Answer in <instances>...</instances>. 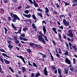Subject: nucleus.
<instances>
[{"mask_svg":"<svg viewBox=\"0 0 77 77\" xmlns=\"http://www.w3.org/2000/svg\"><path fill=\"white\" fill-rule=\"evenodd\" d=\"M10 15H11V17L13 18H14L13 19V20H12L13 22H14V23H15L16 21H17V19L18 21H20V19L18 16L16 14H14L13 13H11V14Z\"/></svg>","mask_w":77,"mask_h":77,"instance_id":"1","label":"nucleus"},{"mask_svg":"<svg viewBox=\"0 0 77 77\" xmlns=\"http://www.w3.org/2000/svg\"><path fill=\"white\" fill-rule=\"evenodd\" d=\"M38 41H40L41 42H42L43 43H44V44H46V42H45L44 41V40L42 38V36L41 35H38Z\"/></svg>","mask_w":77,"mask_h":77,"instance_id":"2","label":"nucleus"},{"mask_svg":"<svg viewBox=\"0 0 77 77\" xmlns=\"http://www.w3.org/2000/svg\"><path fill=\"white\" fill-rule=\"evenodd\" d=\"M67 33V36L71 38H73V34H72V32L71 30H69Z\"/></svg>","mask_w":77,"mask_h":77,"instance_id":"3","label":"nucleus"},{"mask_svg":"<svg viewBox=\"0 0 77 77\" xmlns=\"http://www.w3.org/2000/svg\"><path fill=\"white\" fill-rule=\"evenodd\" d=\"M16 57H18V58H20V59H22L23 62H24V64H26V61H25V60H24V58L23 56H21L16 55Z\"/></svg>","mask_w":77,"mask_h":77,"instance_id":"4","label":"nucleus"},{"mask_svg":"<svg viewBox=\"0 0 77 77\" xmlns=\"http://www.w3.org/2000/svg\"><path fill=\"white\" fill-rule=\"evenodd\" d=\"M45 9H46V11H45V14L48 17L50 16V15H48V12H49V9H48V8L47 7H46Z\"/></svg>","mask_w":77,"mask_h":77,"instance_id":"5","label":"nucleus"},{"mask_svg":"<svg viewBox=\"0 0 77 77\" xmlns=\"http://www.w3.org/2000/svg\"><path fill=\"white\" fill-rule=\"evenodd\" d=\"M23 15L25 17H26V18H31V14H23Z\"/></svg>","mask_w":77,"mask_h":77,"instance_id":"6","label":"nucleus"},{"mask_svg":"<svg viewBox=\"0 0 77 77\" xmlns=\"http://www.w3.org/2000/svg\"><path fill=\"white\" fill-rule=\"evenodd\" d=\"M65 61L66 63H68V64H69V65H70L71 61L70 60H69V59H68V58L66 57V58Z\"/></svg>","mask_w":77,"mask_h":77,"instance_id":"7","label":"nucleus"},{"mask_svg":"<svg viewBox=\"0 0 77 77\" xmlns=\"http://www.w3.org/2000/svg\"><path fill=\"white\" fill-rule=\"evenodd\" d=\"M44 71L45 75H48V72L47 71V67H45V68L44 70Z\"/></svg>","mask_w":77,"mask_h":77,"instance_id":"8","label":"nucleus"},{"mask_svg":"<svg viewBox=\"0 0 77 77\" xmlns=\"http://www.w3.org/2000/svg\"><path fill=\"white\" fill-rule=\"evenodd\" d=\"M45 27H46V26H44L43 27V30L44 32V35H45L46 33V32L47 31H46V29H45Z\"/></svg>","mask_w":77,"mask_h":77,"instance_id":"9","label":"nucleus"},{"mask_svg":"<svg viewBox=\"0 0 77 77\" xmlns=\"http://www.w3.org/2000/svg\"><path fill=\"white\" fill-rule=\"evenodd\" d=\"M22 29V27L20 26V29L19 30V31L17 32H15L16 34H18L19 33H21V29Z\"/></svg>","mask_w":77,"mask_h":77,"instance_id":"10","label":"nucleus"},{"mask_svg":"<svg viewBox=\"0 0 77 77\" xmlns=\"http://www.w3.org/2000/svg\"><path fill=\"white\" fill-rule=\"evenodd\" d=\"M20 40H23V41H27V40H28V39L24 38L23 37L20 38Z\"/></svg>","mask_w":77,"mask_h":77,"instance_id":"11","label":"nucleus"},{"mask_svg":"<svg viewBox=\"0 0 77 77\" xmlns=\"http://www.w3.org/2000/svg\"><path fill=\"white\" fill-rule=\"evenodd\" d=\"M26 71V68L25 67H22V72H23V73H24V72Z\"/></svg>","mask_w":77,"mask_h":77,"instance_id":"12","label":"nucleus"},{"mask_svg":"<svg viewBox=\"0 0 77 77\" xmlns=\"http://www.w3.org/2000/svg\"><path fill=\"white\" fill-rule=\"evenodd\" d=\"M52 29L53 30V31H54V32L56 34L57 33V31H56V30H56V28H52Z\"/></svg>","mask_w":77,"mask_h":77,"instance_id":"13","label":"nucleus"},{"mask_svg":"<svg viewBox=\"0 0 77 77\" xmlns=\"http://www.w3.org/2000/svg\"><path fill=\"white\" fill-rule=\"evenodd\" d=\"M72 47L73 48H74L75 50V51H76L77 50V47L76 46V45H74L73 46V45H72Z\"/></svg>","mask_w":77,"mask_h":77,"instance_id":"14","label":"nucleus"},{"mask_svg":"<svg viewBox=\"0 0 77 77\" xmlns=\"http://www.w3.org/2000/svg\"><path fill=\"white\" fill-rule=\"evenodd\" d=\"M32 26L33 27V28L35 30H36L37 28L35 26V23H33L32 25Z\"/></svg>","mask_w":77,"mask_h":77,"instance_id":"15","label":"nucleus"},{"mask_svg":"<svg viewBox=\"0 0 77 77\" xmlns=\"http://www.w3.org/2000/svg\"><path fill=\"white\" fill-rule=\"evenodd\" d=\"M11 26L12 27H13V28L15 30H17V27H15L14 25V24L13 23H11Z\"/></svg>","mask_w":77,"mask_h":77,"instance_id":"16","label":"nucleus"},{"mask_svg":"<svg viewBox=\"0 0 77 77\" xmlns=\"http://www.w3.org/2000/svg\"><path fill=\"white\" fill-rule=\"evenodd\" d=\"M4 60L6 64H9L10 62L6 60V59H4Z\"/></svg>","mask_w":77,"mask_h":77,"instance_id":"17","label":"nucleus"},{"mask_svg":"<svg viewBox=\"0 0 77 77\" xmlns=\"http://www.w3.org/2000/svg\"><path fill=\"white\" fill-rule=\"evenodd\" d=\"M65 44H66V47L67 50H69V45L67 43H66V42H65Z\"/></svg>","mask_w":77,"mask_h":77,"instance_id":"18","label":"nucleus"},{"mask_svg":"<svg viewBox=\"0 0 77 77\" xmlns=\"http://www.w3.org/2000/svg\"><path fill=\"white\" fill-rule=\"evenodd\" d=\"M64 25L66 27H67L68 26H69V22L67 21V22L65 23Z\"/></svg>","mask_w":77,"mask_h":77,"instance_id":"19","label":"nucleus"},{"mask_svg":"<svg viewBox=\"0 0 77 77\" xmlns=\"http://www.w3.org/2000/svg\"><path fill=\"white\" fill-rule=\"evenodd\" d=\"M8 48H9L10 49H11L12 48H13V46L9 44V45L8 46Z\"/></svg>","mask_w":77,"mask_h":77,"instance_id":"20","label":"nucleus"},{"mask_svg":"<svg viewBox=\"0 0 77 77\" xmlns=\"http://www.w3.org/2000/svg\"><path fill=\"white\" fill-rule=\"evenodd\" d=\"M50 55L51 56V59L53 61H54V57L52 55V54H51V53H50Z\"/></svg>","mask_w":77,"mask_h":77,"instance_id":"21","label":"nucleus"},{"mask_svg":"<svg viewBox=\"0 0 77 77\" xmlns=\"http://www.w3.org/2000/svg\"><path fill=\"white\" fill-rule=\"evenodd\" d=\"M58 71L59 74H61V72H62V70H61V69H58Z\"/></svg>","mask_w":77,"mask_h":77,"instance_id":"22","label":"nucleus"},{"mask_svg":"<svg viewBox=\"0 0 77 77\" xmlns=\"http://www.w3.org/2000/svg\"><path fill=\"white\" fill-rule=\"evenodd\" d=\"M35 45V43H29V45L31 47H33V45Z\"/></svg>","mask_w":77,"mask_h":77,"instance_id":"23","label":"nucleus"},{"mask_svg":"<svg viewBox=\"0 0 77 77\" xmlns=\"http://www.w3.org/2000/svg\"><path fill=\"white\" fill-rule=\"evenodd\" d=\"M43 37L45 39V40L47 41H48V40L47 38V36H45V35H43Z\"/></svg>","mask_w":77,"mask_h":77,"instance_id":"24","label":"nucleus"},{"mask_svg":"<svg viewBox=\"0 0 77 77\" xmlns=\"http://www.w3.org/2000/svg\"><path fill=\"white\" fill-rule=\"evenodd\" d=\"M38 15L40 17H42V15L39 13H38Z\"/></svg>","mask_w":77,"mask_h":77,"instance_id":"25","label":"nucleus"},{"mask_svg":"<svg viewBox=\"0 0 77 77\" xmlns=\"http://www.w3.org/2000/svg\"><path fill=\"white\" fill-rule=\"evenodd\" d=\"M58 51L59 54H60L61 53L62 54V51H61V49H60V48H59Z\"/></svg>","mask_w":77,"mask_h":77,"instance_id":"26","label":"nucleus"},{"mask_svg":"<svg viewBox=\"0 0 77 77\" xmlns=\"http://www.w3.org/2000/svg\"><path fill=\"white\" fill-rule=\"evenodd\" d=\"M32 17H33V18H34V20H37L36 17L35 15H32Z\"/></svg>","mask_w":77,"mask_h":77,"instance_id":"27","label":"nucleus"},{"mask_svg":"<svg viewBox=\"0 0 77 77\" xmlns=\"http://www.w3.org/2000/svg\"><path fill=\"white\" fill-rule=\"evenodd\" d=\"M0 51L4 52V53H6V52L5 51H4L3 49H0Z\"/></svg>","mask_w":77,"mask_h":77,"instance_id":"28","label":"nucleus"},{"mask_svg":"<svg viewBox=\"0 0 77 77\" xmlns=\"http://www.w3.org/2000/svg\"><path fill=\"white\" fill-rule=\"evenodd\" d=\"M32 65L34 67H37V65H36V64L35 63H32Z\"/></svg>","mask_w":77,"mask_h":77,"instance_id":"29","label":"nucleus"},{"mask_svg":"<svg viewBox=\"0 0 77 77\" xmlns=\"http://www.w3.org/2000/svg\"><path fill=\"white\" fill-rule=\"evenodd\" d=\"M9 69H10V70H11L12 72H14V70H13V69L11 68V67H10L9 68Z\"/></svg>","mask_w":77,"mask_h":77,"instance_id":"30","label":"nucleus"},{"mask_svg":"<svg viewBox=\"0 0 77 77\" xmlns=\"http://www.w3.org/2000/svg\"><path fill=\"white\" fill-rule=\"evenodd\" d=\"M24 12L26 14H28V13H29V11L27 10L24 11Z\"/></svg>","mask_w":77,"mask_h":77,"instance_id":"31","label":"nucleus"},{"mask_svg":"<svg viewBox=\"0 0 77 77\" xmlns=\"http://www.w3.org/2000/svg\"><path fill=\"white\" fill-rule=\"evenodd\" d=\"M64 70L65 71V74H68V71L67 69H65Z\"/></svg>","mask_w":77,"mask_h":77,"instance_id":"32","label":"nucleus"},{"mask_svg":"<svg viewBox=\"0 0 77 77\" xmlns=\"http://www.w3.org/2000/svg\"><path fill=\"white\" fill-rule=\"evenodd\" d=\"M4 29L5 31V34H7V31H8V29L5 27L4 28Z\"/></svg>","mask_w":77,"mask_h":77,"instance_id":"33","label":"nucleus"},{"mask_svg":"<svg viewBox=\"0 0 77 77\" xmlns=\"http://www.w3.org/2000/svg\"><path fill=\"white\" fill-rule=\"evenodd\" d=\"M55 5L56 6L57 8H59L60 7V6L58 4V3L55 4Z\"/></svg>","mask_w":77,"mask_h":77,"instance_id":"34","label":"nucleus"},{"mask_svg":"<svg viewBox=\"0 0 77 77\" xmlns=\"http://www.w3.org/2000/svg\"><path fill=\"white\" fill-rule=\"evenodd\" d=\"M34 6L35 7V8H37L38 7V4H37V3H35V4H34Z\"/></svg>","mask_w":77,"mask_h":77,"instance_id":"35","label":"nucleus"},{"mask_svg":"<svg viewBox=\"0 0 77 77\" xmlns=\"http://www.w3.org/2000/svg\"><path fill=\"white\" fill-rule=\"evenodd\" d=\"M27 50L29 53H30L31 52V50L30 49H27Z\"/></svg>","mask_w":77,"mask_h":77,"instance_id":"36","label":"nucleus"},{"mask_svg":"<svg viewBox=\"0 0 77 77\" xmlns=\"http://www.w3.org/2000/svg\"><path fill=\"white\" fill-rule=\"evenodd\" d=\"M56 56L58 58H59V57H60V55L58 53H57L56 54Z\"/></svg>","mask_w":77,"mask_h":77,"instance_id":"37","label":"nucleus"},{"mask_svg":"<svg viewBox=\"0 0 77 77\" xmlns=\"http://www.w3.org/2000/svg\"><path fill=\"white\" fill-rule=\"evenodd\" d=\"M68 53H69L68 51H66V52L64 53V54H65V55H68Z\"/></svg>","mask_w":77,"mask_h":77,"instance_id":"38","label":"nucleus"},{"mask_svg":"<svg viewBox=\"0 0 77 77\" xmlns=\"http://www.w3.org/2000/svg\"><path fill=\"white\" fill-rule=\"evenodd\" d=\"M39 75H40V74H39V73L38 72L36 74V77H38V76H39Z\"/></svg>","mask_w":77,"mask_h":77,"instance_id":"39","label":"nucleus"},{"mask_svg":"<svg viewBox=\"0 0 77 77\" xmlns=\"http://www.w3.org/2000/svg\"><path fill=\"white\" fill-rule=\"evenodd\" d=\"M52 68L53 71H55L56 70V67H55V66H53L52 67Z\"/></svg>","mask_w":77,"mask_h":77,"instance_id":"40","label":"nucleus"},{"mask_svg":"<svg viewBox=\"0 0 77 77\" xmlns=\"http://www.w3.org/2000/svg\"><path fill=\"white\" fill-rule=\"evenodd\" d=\"M67 22L66 21V20H65V19H63V23H64V24H65V23Z\"/></svg>","mask_w":77,"mask_h":77,"instance_id":"41","label":"nucleus"},{"mask_svg":"<svg viewBox=\"0 0 77 77\" xmlns=\"http://www.w3.org/2000/svg\"><path fill=\"white\" fill-rule=\"evenodd\" d=\"M35 45L37 48H40L41 47V46L38 45Z\"/></svg>","mask_w":77,"mask_h":77,"instance_id":"42","label":"nucleus"},{"mask_svg":"<svg viewBox=\"0 0 77 77\" xmlns=\"http://www.w3.org/2000/svg\"><path fill=\"white\" fill-rule=\"evenodd\" d=\"M29 2H30V3H31V4H33V2H32V0H28Z\"/></svg>","mask_w":77,"mask_h":77,"instance_id":"43","label":"nucleus"},{"mask_svg":"<svg viewBox=\"0 0 77 77\" xmlns=\"http://www.w3.org/2000/svg\"><path fill=\"white\" fill-rule=\"evenodd\" d=\"M39 35H42L43 36L44 35H43V34L42 33V32H41V31H40L39 32Z\"/></svg>","mask_w":77,"mask_h":77,"instance_id":"44","label":"nucleus"},{"mask_svg":"<svg viewBox=\"0 0 77 77\" xmlns=\"http://www.w3.org/2000/svg\"><path fill=\"white\" fill-rule=\"evenodd\" d=\"M73 64H75V58H73Z\"/></svg>","mask_w":77,"mask_h":77,"instance_id":"45","label":"nucleus"},{"mask_svg":"<svg viewBox=\"0 0 77 77\" xmlns=\"http://www.w3.org/2000/svg\"><path fill=\"white\" fill-rule=\"evenodd\" d=\"M37 11H40L41 12H42L43 11L42 10H41V9L40 8H38V9Z\"/></svg>","mask_w":77,"mask_h":77,"instance_id":"46","label":"nucleus"},{"mask_svg":"<svg viewBox=\"0 0 77 77\" xmlns=\"http://www.w3.org/2000/svg\"><path fill=\"white\" fill-rule=\"evenodd\" d=\"M27 29H28L27 28H24L23 29V31H24V32H26V30H27Z\"/></svg>","mask_w":77,"mask_h":77,"instance_id":"47","label":"nucleus"},{"mask_svg":"<svg viewBox=\"0 0 77 77\" xmlns=\"http://www.w3.org/2000/svg\"><path fill=\"white\" fill-rule=\"evenodd\" d=\"M20 42L19 41H18V40H17L15 41V43L16 44H19V42Z\"/></svg>","mask_w":77,"mask_h":77,"instance_id":"48","label":"nucleus"},{"mask_svg":"<svg viewBox=\"0 0 77 77\" xmlns=\"http://www.w3.org/2000/svg\"><path fill=\"white\" fill-rule=\"evenodd\" d=\"M2 71V68H0V72H1V73H3L4 72Z\"/></svg>","mask_w":77,"mask_h":77,"instance_id":"49","label":"nucleus"},{"mask_svg":"<svg viewBox=\"0 0 77 77\" xmlns=\"http://www.w3.org/2000/svg\"><path fill=\"white\" fill-rule=\"evenodd\" d=\"M2 55L4 56H6V57L7 56V55L6 54L3 53L2 54Z\"/></svg>","mask_w":77,"mask_h":77,"instance_id":"50","label":"nucleus"},{"mask_svg":"<svg viewBox=\"0 0 77 77\" xmlns=\"http://www.w3.org/2000/svg\"><path fill=\"white\" fill-rule=\"evenodd\" d=\"M28 65H29V66H32V64H30V63L29 61H28Z\"/></svg>","mask_w":77,"mask_h":77,"instance_id":"51","label":"nucleus"},{"mask_svg":"<svg viewBox=\"0 0 77 77\" xmlns=\"http://www.w3.org/2000/svg\"><path fill=\"white\" fill-rule=\"evenodd\" d=\"M30 7L29 6V5H27L26 7V9H28V8H30Z\"/></svg>","mask_w":77,"mask_h":77,"instance_id":"52","label":"nucleus"},{"mask_svg":"<svg viewBox=\"0 0 77 77\" xmlns=\"http://www.w3.org/2000/svg\"><path fill=\"white\" fill-rule=\"evenodd\" d=\"M59 40H60V39H61V35H60V34H59Z\"/></svg>","mask_w":77,"mask_h":77,"instance_id":"53","label":"nucleus"},{"mask_svg":"<svg viewBox=\"0 0 77 77\" xmlns=\"http://www.w3.org/2000/svg\"><path fill=\"white\" fill-rule=\"evenodd\" d=\"M0 60L2 63H4V61H3V58H1Z\"/></svg>","mask_w":77,"mask_h":77,"instance_id":"54","label":"nucleus"},{"mask_svg":"<svg viewBox=\"0 0 77 77\" xmlns=\"http://www.w3.org/2000/svg\"><path fill=\"white\" fill-rule=\"evenodd\" d=\"M21 36H22V37H24L25 36V34H22L21 35Z\"/></svg>","mask_w":77,"mask_h":77,"instance_id":"55","label":"nucleus"},{"mask_svg":"<svg viewBox=\"0 0 77 77\" xmlns=\"http://www.w3.org/2000/svg\"><path fill=\"white\" fill-rule=\"evenodd\" d=\"M70 69L71 71H73V70H74V69H73V67H71L70 68Z\"/></svg>","mask_w":77,"mask_h":77,"instance_id":"56","label":"nucleus"},{"mask_svg":"<svg viewBox=\"0 0 77 77\" xmlns=\"http://www.w3.org/2000/svg\"><path fill=\"white\" fill-rule=\"evenodd\" d=\"M52 42L55 45H56V42H54V40L52 41Z\"/></svg>","mask_w":77,"mask_h":77,"instance_id":"57","label":"nucleus"},{"mask_svg":"<svg viewBox=\"0 0 77 77\" xmlns=\"http://www.w3.org/2000/svg\"><path fill=\"white\" fill-rule=\"evenodd\" d=\"M42 56L43 58H45L46 57V55H44V54H43L42 55Z\"/></svg>","mask_w":77,"mask_h":77,"instance_id":"58","label":"nucleus"},{"mask_svg":"<svg viewBox=\"0 0 77 77\" xmlns=\"http://www.w3.org/2000/svg\"><path fill=\"white\" fill-rule=\"evenodd\" d=\"M65 6H68V5H69V4H68L67 2L65 3Z\"/></svg>","mask_w":77,"mask_h":77,"instance_id":"59","label":"nucleus"},{"mask_svg":"<svg viewBox=\"0 0 77 77\" xmlns=\"http://www.w3.org/2000/svg\"><path fill=\"white\" fill-rule=\"evenodd\" d=\"M42 24H44V23H45V24H46V22H45V21H42Z\"/></svg>","mask_w":77,"mask_h":77,"instance_id":"60","label":"nucleus"},{"mask_svg":"<svg viewBox=\"0 0 77 77\" xmlns=\"http://www.w3.org/2000/svg\"><path fill=\"white\" fill-rule=\"evenodd\" d=\"M34 76H35V74L33 73L32 74V75L31 77H34Z\"/></svg>","mask_w":77,"mask_h":77,"instance_id":"61","label":"nucleus"},{"mask_svg":"<svg viewBox=\"0 0 77 77\" xmlns=\"http://www.w3.org/2000/svg\"><path fill=\"white\" fill-rule=\"evenodd\" d=\"M69 46L70 47H71V45H72V44H71V43L70 42H69Z\"/></svg>","mask_w":77,"mask_h":77,"instance_id":"62","label":"nucleus"},{"mask_svg":"<svg viewBox=\"0 0 77 77\" xmlns=\"http://www.w3.org/2000/svg\"><path fill=\"white\" fill-rule=\"evenodd\" d=\"M53 13L55 15H56V14H57V12L56 11H54V12Z\"/></svg>","mask_w":77,"mask_h":77,"instance_id":"63","label":"nucleus"},{"mask_svg":"<svg viewBox=\"0 0 77 77\" xmlns=\"http://www.w3.org/2000/svg\"><path fill=\"white\" fill-rule=\"evenodd\" d=\"M73 2L74 3H75V2H77V0H73Z\"/></svg>","mask_w":77,"mask_h":77,"instance_id":"64","label":"nucleus"}]
</instances>
